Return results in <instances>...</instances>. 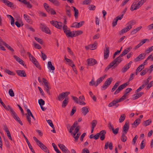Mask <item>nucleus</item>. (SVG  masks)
Masks as SVG:
<instances>
[{"label":"nucleus","instance_id":"nucleus-10","mask_svg":"<svg viewBox=\"0 0 153 153\" xmlns=\"http://www.w3.org/2000/svg\"><path fill=\"white\" fill-rule=\"evenodd\" d=\"M140 0H135L133 4H132L130 8V10L131 11L134 10H136L139 9L140 7L137 5V2Z\"/></svg>","mask_w":153,"mask_h":153},{"label":"nucleus","instance_id":"nucleus-48","mask_svg":"<svg viewBox=\"0 0 153 153\" xmlns=\"http://www.w3.org/2000/svg\"><path fill=\"white\" fill-rule=\"evenodd\" d=\"M97 122L96 120H93L91 122V128H94L96 126L97 124Z\"/></svg>","mask_w":153,"mask_h":153},{"label":"nucleus","instance_id":"nucleus-59","mask_svg":"<svg viewBox=\"0 0 153 153\" xmlns=\"http://www.w3.org/2000/svg\"><path fill=\"white\" fill-rule=\"evenodd\" d=\"M138 137V136L137 135H136L134 137L133 139L132 142L134 145H135Z\"/></svg>","mask_w":153,"mask_h":153},{"label":"nucleus","instance_id":"nucleus-5","mask_svg":"<svg viewBox=\"0 0 153 153\" xmlns=\"http://www.w3.org/2000/svg\"><path fill=\"white\" fill-rule=\"evenodd\" d=\"M10 112L11 113V115L15 120L18 122L22 126L23 125V123L21 121L20 118L18 116L17 114L14 111L13 109L11 110V111H10Z\"/></svg>","mask_w":153,"mask_h":153},{"label":"nucleus","instance_id":"nucleus-26","mask_svg":"<svg viewBox=\"0 0 153 153\" xmlns=\"http://www.w3.org/2000/svg\"><path fill=\"white\" fill-rule=\"evenodd\" d=\"M6 5L9 7H11L13 5V3L8 0H1Z\"/></svg>","mask_w":153,"mask_h":153},{"label":"nucleus","instance_id":"nucleus-4","mask_svg":"<svg viewBox=\"0 0 153 153\" xmlns=\"http://www.w3.org/2000/svg\"><path fill=\"white\" fill-rule=\"evenodd\" d=\"M112 80L113 79L111 77L107 79L103 85L102 86V90H104L106 89L110 85Z\"/></svg>","mask_w":153,"mask_h":153},{"label":"nucleus","instance_id":"nucleus-19","mask_svg":"<svg viewBox=\"0 0 153 153\" xmlns=\"http://www.w3.org/2000/svg\"><path fill=\"white\" fill-rule=\"evenodd\" d=\"M146 54L144 53H142L140 54L135 59L136 62L139 61L145 58Z\"/></svg>","mask_w":153,"mask_h":153},{"label":"nucleus","instance_id":"nucleus-57","mask_svg":"<svg viewBox=\"0 0 153 153\" xmlns=\"http://www.w3.org/2000/svg\"><path fill=\"white\" fill-rule=\"evenodd\" d=\"M119 128H117L114 129L112 131V132L115 135H116L118 133V131L119 130Z\"/></svg>","mask_w":153,"mask_h":153},{"label":"nucleus","instance_id":"nucleus-18","mask_svg":"<svg viewBox=\"0 0 153 153\" xmlns=\"http://www.w3.org/2000/svg\"><path fill=\"white\" fill-rule=\"evenodd\" d=\"M106 132L105 130H102L98 134H99V136H100V139L101 140H103L105 138V134Z\"/></svg>","mask_w":153,"mask_h":153},{"label":"nucleus","instance_id":"nucleus-38","mask_svg":"<svg viewBox=\"0 0 153 153\" xmlns=\"http://www.w3.org/2000/svg\"><path fill=\"white\" fill-rule=\"evenodd\" d=\"M120 84V82H116L115 85H114L112 89H111V91L113 92L117 88V87Z\"/></svg>","mask_w":153,"mask_h":153},{"label":"nucleus","instance_id":"nucleus-11","mask_svg":"<svg viewBox=\"0 0 153 153\" xmlns=\"http://www.w3.org/2000/svg\"><path fill=\"white\" fill-rule=\"evenodd\" d=\"M129 128V122L128 121H126L123 127L122 133L127 134Z\"/></svg>","mask_w":153,"mask_h":153},{"label":"nucleus","instance_id":"nucleus-12","mask_svg":"<svg viewBox=\"0 0 153 153\" xmlns=\"http://www.w3.org/2000/svg\"><path fill=\"white\" fill-rule=\"evenodd\" d=\"M58 146L62 151L63 153H70V151L64 145L61 143H59L58 144Z\"/></svg>","mask_w":153,"mask_h":153},{"label":"nucleus","instance_id":"nucleus-1","mask_svg":"<svg viewBox=\"0 0 153 153\" xmlns=\"http://www.w3.org/2000/svg\"><path fill=\"white\" fill-rule=\"evenodd\" d=\"M135 23L134 20H131L126 24V27L122 29L119 33V34L121 35L124 33H126L132 28V26Z\"/></svg>","mask_w":153,"mask_h":153},{"label":"nucleus","instance_id":"nucleus-62","mask_svg":"<svg viewBox=\"0 0 153 153\" xmlns=\"http://www.w3.org/2000/svg\"><path fill=\"white\" fill-rule=\"evenodd\" d=\"M117 20L116 18L114 19L112 22V26L113 27H114L117 25Z\"/></svg>","mask_w":153,"mask_h":153},{"label":"nucleus","instance_id":"nucleus-44","mask_svg":"<svg viewBox=\"0 0 153 153\" xmlns=\"http://www.w3.org/2000/svg\"><path fill=\"white\" fill-rule=\"evenodd\" d=\"M146 1V0H141L140 1L138 2L137 3V5L140 7Z\"/></svg>","mask_w":153,"mask_h":153},{"label":"nucleus","instance_id":"nucleus-43","mask_svg":"<svg viewBox=\"0 0 153 153\" xmlns=\"http://www.w3.org/2000/svg\"><path fill=\"white\" fill-rule=\"evenodd\" d=\"M73 33H74V37L78 36L82 33V31L81 30H77L73 31Z\"/></svg>","mask_w":153,"mask_h":153},{"label":"nucleus","instance_id":"nucleus-14","mask_svg":"<svg viewBox=\"0 0 153 153\" xmlns=\"http://www.w3.org/2000/svg\"><path fill=\"white\" fill-rule=\"evenodd\" d=\"M119 102H120L118 100V99L114 100L112 102L109 103L108 105V106L111 107L113 106H115V108H117L119 105V104H117Z\"/></svg>","mask_w":153,"mask_h":153},{"label":"nucleus","instance_id":"nucleus-50","mask_svg":"<svg viewBox=\"0 0 153 153\" xmlns=\"http://www.w3.org/2000/svg\"><path fill=\"white\" fill-rule=\"evenodd\" d=\"M153 50V46L147 48L146 51V53H149Z\"/></svg>","mask_w":153,"mask_h":153},{"label":"nucleus","instance_id":"nucleus-53","mask_svg":"<svg viewBox=\"0 0 153 153\" xmlns=\"http://www.w3.org/2000/svg\"><path fill=\"white\" fill-rule=\"evenodd\" d=\"M71 10L69 8H67L66 9V13L67 15L70 17H71Z\"/></svg>","mask_w":153,"mask_h":153},{"label":"nucleus","instance_id":"nucleus-33","mask_svg":"<svg viewBox=\"0 0 153 153\" xmlns=\"http://www.w3.org/2000/svg\"><path fill=\"white\" fill-rule=\"evenodd\" d=\"M8 17L10 18L11 20L10 23L13 26L14 25L15 20L14 18L10 15H7Z\"/></svg>","mask_w":153,"mask_h":153},{"label":"nucleus","instance_id":"nucleus-58","mask_svg":"<svg viewBox=\"0 0 153 153\" xmlns=\"http://www.w3.org/2000/svg\"><path fill=\"white\" fill-rule=\"evenodd\" d=\"M33 45L34 47L37 49H40L41 48V47L38 44H36L35 43H33Z\"/></svg>","mask_w":153,"mask_h":153},{"label":"nucleus","instance_id":"nucleus-21","mask_svg":"<svg viewBox=\"0 0 153 153\" xmlns=\"http://www.w3.org/2000/svg\"><path fill=\"white\" fill-rule=\"evenodd\" d=\"M105 75L102 76L98 78L96 81L95 84V86H97L99 84H100L104 79L105 77Z\"/></svg>","mask_w":153,"mask_h":153},{"label":"nucleus","instance_id":"nucleus-40","mask_svg":"<svg viewBox=\"0 0 153 153\" xmlns=\"http://www.w3.org/2000/svg\"><path fill=\"white\" fill-rule=\"evenodd\" d=\"M144 65L142 64L138 67L136 70V71H138V72H139L144 68Z\"/></svg>","mask_w":153,"mask_h":153},{"label":"nucleus","instance_id":"nucleus-8","mask_svg":"<svg viewBox=\"0 0 153 153\" xmlns=\"http://www.w3.org/2000/svg\"><path fill=\"white\" fill-rule=\"evenodd\" d=\"M86 62L87 65L88 66H93L97 63V62L96 60L92 58L88 59Z\"/></svg>","mask_w":153,"mask_h":153},{"label":"nucleus","instance_id":"nucleus-15","mask_svg":"<svg viewBox=\"0 0 153 153\" xmlns=\"http://www.w3.org/2000/svg\"><path fill=\"white\" fill-rule=\"evenodd\" d=\"M22 134L23 135V136L24 138H25L26 142H27V144L28 145V146L29 148V149H30L31 152H33V153H35L34 150L33 149L31 145L30 144V143L29 141L28 140L27 138L25 136V134H24L23 133L22 131H21V132Z\"/></svg>","mask_w":153,"mask_h":153},{"label":"nucleus","instance_id":"nucleus-51","mask_svg":"<svg viewBox=\"0 0 153 153\" xmlns=\"http://www.w3.org/2000/svg\"><path fill=\"white\" fill-rule=\"evenodd\" d=\"M63 30H64V33H66L68 30L70 29L68 28L66 25H64L63 27Z\"/></svg>","mask_w":153,"mask_h":153},{"label":"nucleus","instance_id":"nucleus-30","mask_svg":"<svg viewBox=\"0 0 153 153\" xmlns=\"http://www.w3.org/2000/svg\"><path fill=\"white\" fill-rule=\"evenodd\" d=\"M142 27L141 26H140L138 27L135 29L133 30L131 32V34L132 35H134L137 33L138 31L141 29Z\"/></svg>","mask_w":153,"mask_h":153},{"label":"nucleus","instance_id":"nucleus-32","mask_svg":"<svg viewBox=\"0 0 153 153\" xmlns=\"http://www.w3.org/2000/svg\"><path fill=\"white\" fill-rule=\"evenodd\" d=\"M126 134L122 133L121 139V141L123 142H125L127 139V137L126 135Z\"/></svg>","mask_w":153,"mask_h":153},{"label":"nucleus","instance_id":"nucleus-24","mask_svg":"<svg viewBox=\"0 0 153 153\" xmlns=\"http://www.w3.org/2000/svg\"><path fill=\"white\" fill-rule=\"evenodd\" d=\"M144 93L143 92H140L136 94H134L133 95V99L134 100H136L137 99L141 96Z\"/></svg>","mask_w":153,"mask_h":153},{"label":"nucleus","instance_id":"nucleus-25","mask_svg":"<svg viewBox=\"0 0 153 153\" xmlns=\"http://www.w3.org/2000/svg\"><path fill=\"white\" fill-rule=\"evenodd\" d=\"M13 57L19 64L24 65L23 61L21 59L16 55L14 56Z\"/></svg>","mask_w":153,"mask_h":153},{"label":"nucleus","instance_id":"nucleus-49","mask_svg":"<svg viewBox=\"0 0 153 153\" xmlns=\"http://www.w3.org/2000/svg\"><path fill=\"white\" fill-rule=\"evenodd\" d=\"M47 123L49 124V125L53 128H55L54 125L52 123V121L50 120H47Z\"/></svg>","mask_w":153,"mask_h":153},{"label":"nucleus","instance_id":"nucleus-36","mask_svg":"<svg viewBox=\"0 0 153 153\" xmlns=\"http://www.w3.org/2000/svg\"><path fill=\"white\" fill-rule=\"evenodd\" d=\"M126 116L124 114H122L119 119V122L120 123H122L125 120Z\"/></svg>","mask_w":153,"mask_h":153},{"label":"nucleus","instance_id":"nucleus-54","mask_svg":"<svg viewBox=\"0 0 153 153\" xmlns=\"http://www.w3.org/2000/svg\"><path fill=\"white\" fill-rule=\"evenodd\" d=\"M5 45L6 47L9 50L13 52L14 51V50L10 46H9L8 44H6V43L4 44Z\"/></svg>","mask_w":153,"mask_h":153},{"label":"nucleus","instance_id":"nucleus-7","mask_svg":"<svg viewBox=\"0 0 153 153\" xmlns=\"http://www.w3.org/2000/svg\"><path fill=\"white\" fill-rule=\"evenodd\" d=\"M70 94V92L68 91L62 93L58 96V100L60 101H62L64 98H66Z\"/></svg>","mask_w":153,"mask_h":153},{"label":"nucleus","instance_id":"nucleus-35","mask_svg":"<svg viewBox=\"0 0 153 153\" xmlns=\"http://www.w3.org/2000/svg\"><path fill=\"white\" fill-rule=\"evenodd\" d=\"M68 98H65L63 101L62 104V107L63 108H65L68 102Z\"/></svg>","mask_w":153,"mask_h":153},{"label":"nucleus","instance_id":"nucleus-56","mask_svg":"<svg viewBox=\"0 0 153 153\" xmlns=\"http://www.w3.org/2000/svg\"><path fill=\"white\" fill-rule=\"evenodd\" d=\"M33 63L37 68L39 69H41L40 65H39V62L37 60L35 62H34Z\"/></svg>","mask_w":153,"mask_h":153},{"label":"nucleus","instance_id":"nucleus-42","mask_svg":"<svg viewBox=\"0 0 153 153\" xmlns=\"http://www.w3.org/2000/svg\"><path fill=\"white\" fill-rule=\"evenodd\" d=\"M97 45V43L96 42H95L93 44L90 45V49L93 50L96 49Z\"/></svg>","mask_w":153,"mask_h":153},{"label":"nucleus","instance_id":"nucleus-31","mask_svg":"<svg viewBox=\"0 0 153 153\" xmlns=\"http://www.w3.org/2000/svg\"><path fill=\"white\" fill-rule=\"evenodd\" d=\"M140 118L136 120L132 124V125H134V126H133V127H136L140 124Z\"/></svg>","mask_w":153,"mask_h":153},{"label":"nucleus","instance_id":"nucleus-17","mask_svg":"<svg viewBox=\"0 0 153 153\" xmlns=\"http://www.w3.org/2000/svg\"><path fill=\"white\" fill-rule=\"evenodd\" d=\"M104 59H106L108 57L109 54V48L108 47H106L105 50L104 51Z\"/></svg>","mask_w":153,"mask_h":153},{"label":"nucleus","instance_id":"nucleus-60","mask_svg":"<svg viewBox=\"0 0 153 153\" xmlns=\"http://www.w3.org/2000/svg\"><path fill=\"white\" fill-rule=\"evenodd\" d=\"M35 39L40 44H42V40L39 38L36 37H35Z\"/></svg>","mask_w":153,"mask_h":153},{"label":"nucleus","instance_id":"nucleus-47","mask_svg":"<svg viewBox=\"0 0 153 153\" xmlns=\"http://www.w3.org/2000/svg\"><path fill=\"white\" fill-rule=\"evenodd\" d=\"M129 68L128 66L127 65H126L122 68V71L123 73H124Z\"/></svg>","mask_w":153,"mask_h":153},{"label":"nucleus","instance_id":"nucleus-64","mask_svg":"<svg viewBox=\"0 0 153 153\" xmlns=\"http://www.w3.org/2000/svg\"><path fill=\"white\" fill-rule=\"evenodd\" d=\"M153 86V81H151L148 84L147 86V88L149 89L152 86Z\"/></svg>","mask_w":153,"mask_h":153},{"label":"nucleus","instance_id":"nucleus-16","mask_svg":"<svg viewBox=\"0 0 153 153\" xmlns=\"http://www.w3.org/2000/svg\"><path fill=\"white\" fill-rule=\"evenodd\" d=\"M17 74L20 77H25L26 76L25 71L24 70H18L16 71Z\"/></svg>","mask_w":153,"mask_h":153},{"label":"nucleus","instance_id":"nucleus-46","mask_svg":"<svg viewBox=\"0 0 153 153\" xmlns=\"http://www.w3.org/2000/svg\"><path fill=\"white\" fill-rule=\"evenodd\" d=\"M4 72L10 75H15V74L13 72L7 69H5Z\"/></svg>","mask_w":153,"mask_h":153},{"label":"nucleus","instance_id":"nucleus-63","mask_svg":"<svg viewBox=\"0 0 153 153\" xmlns=\"http://www.w3.org/2000/svg\"><path fill=\"white\" fill-rule=\"evenodd\" d=\"M81 153H90V152L88 149L85 148L82 150Z\"/></svg>","mask_w":153,"mask_h":153},{"label":"nucleus","instance_id":"nucleus-3","mask_svg":"<svg viewBox=\"0 0 153 153\" xmlns=\"http://www.w3.org/2000/svg\"><path fill=\"white\" fill-rule=\"evenodd\" d=\"M33 139L36 142L37 144L45 152L49 153V151L47 147L41 142L39 141L35 137H33Z\"/></svg>","mask_w":153,"mask_h":153},{"label":"nucleus","instance_id":"nucleus-9","mask_svg":"<svg viewBox=\"0 0 153 153\" xmlns=\"http://www.w3.org/2000/svg\"><path fill=\"white\" fill-rule=\"evenodd\" d=\"M128 85V84L127 82L120 85L115 91L114 93V94L116 95L119 93L120 91L125 88Z\"/></svg>","mask_w":153,"mask_h":153},{"label":"nucleus","instance_id":"nucleus-23","mask_svg":"<svg viewBox=\"0 0 153 153\" xmlns=\"http://www.w3.org/2000/svg\"><path fill=\"white\" fill-rule=\"evenodd\" d=\"M82 113L84 116H85L89 112L87 106L83 107L82 109Z\"/></svg>","mask_w":153,"mask_h":153},{"label":"nucleus","instance_id":"nucleus-34","mask_svg":"<svg viewBox=\"0 0 153 153\" xmlns=\"http://www.w3.org/2000/svg\"><path fill=\"white\" fill-rule=\"evenodd\" d=\"M72 7L74 9V16L76 19H77L78 17V15L79 14V12L78 10L76 9L75 7L72 6Z\"/></svg>","mask_w":153,"mask_h":153},{"label":"nucleus","instance_id":"nucleus-28","mask_svg":"<svg viewBox=\"0 0 153 153\" xmlns=\"http://www.w3.org/2000/svg\"><path fill=\"white\" fill-rule=\"evenodd\" d=\"M23 16L27 22L30 23L31 22V20L30 18V17H29L28 15L26 14H24Z\"/></svg>","mask_w":153,"mask_h":153},{"label":"nucleus","instance_id":"nucleus-6","mask_svg":"<svg viewBox=\"0 0 153 153\" xmlns=\"http://www.w3.org/2000/svg\"><path fill=\"white\" fill-rule=\"evenodd\" d=\"M50 22L51 25L57 28L61 29L62 28V24L61 22L53 20L51 21Z\"/></svg>","mask_w":153,"mask_h":153},{"label":"nucleus","instance_id":"nucleus-61","mask_svg":"<svg viewBox=\"0 0 153 153\" xmlns=\"http://www.w3.org/2000/svg\"><path fill=\"white\" fill-rule=\"evenodd\" d=\"M127 96V95H126L125 94L120 99L118 100L120 102L122 101H123L126 98V97Z\"/></svg>","mask_w":153,"mask_h":153},{"label":"nucleus","instance_id":"nucleus-55","mask_svg":"<svg viewBox=\"0 0 153 153\" xmlns=\"http://www.w3.org/2000/svg\"><path fill=\"white\" fill-rule=\"evenodd\" d=\"M38 102L40 106H43L45 104V101L42 99L39 100Z\"/></svg>","mask_w":153,"mask_h":153},{"label":"nucleus","instance_id":"nucleus-45","mask_svg":"<svg viewBox=\"0 0 153 153\" xmlns=\"http://www.w3.org/2000/svg\"><path fill=\"white\" fill-rule=\"evenodd\" d=\"M42 81L44 84V87L50 85L48 81L45 79L43 78L42 79Z\"/></svg>","mask_w":153,"mask_h":153},{"label":"nucleus","instance_id":"nucleus-39","mask_svg":"<svg viewBox=\"0 0 153 153\" xmlns=\"http://www.w3.org/2000/svg\"><path fill=\"white\" fill-rule=\"evenodd\" d=\"M50 2L56 6H59L60 4L59 2L57 0H48Z\"/></svg>","mask_w":153,"mask_h":153},{"label":"nucleus","instance_id":"nucleus-52","mask_svg":"<svg viewBox=\"0 0 153 153\" xmlns=\"http://www.w3.org/2000/svg\"><path fill=\"white\" fill-rule=\"evenodd\" d=\"M9 94V95L12 97H13L15 96L14 93L13 92V90L12 89H10L9 90V92H8Z\"/></svg>","mask_w":153,"mask_h":153},{"label":"nucleus","instance_id":"nucleus-2","mask_svg":"<svg viewBox=\"0 0 153 153\" xmlns=\"http://www.w3.org/2000/svg\"><path fill=\"white\" fill-rule=\"evenodd\" d=\"M122 56H121V55L120 54L118 57L114 59V60L107 67V69H109L115 65L116 66L117 65L122 61L123 59L121 58Z\"/></svg>","mask_w":153,"mask_h":153},{"label":"nucleus","instance_id":"nucleus-37","mask_svg":"<svg viewBox=\"0 0 153 153\" xmlns=\"http://www.w3.org/2000/svg\"><path fill=\"white\" fill-rule=\"evenodd\" d=\"M51 89V87L50 85L44 87L45 91H46L49 95H51V93L49 91Z\"/></svg>","mask_w":153,"mask_h":153},{"label":"nucleus","instance_id":"nucleus-27","mask_svg":"<svg viewBox=\"0 0 153 153\" xmlns=\"http://www.w3.org/2000/svg\"><path fill=\"white\" fill-rule=\"evenodd\" d=\"M1 105L3 106L4 108L7 110L11 111V110L13 109L12 108L10 107L9 105L6 106L4 103V102L1 101L0 102Z\"/></svg>","mask_w":153,"mask_h":153},{"label":"nucleus","instance_id":"nucleus-41","mask_svg":"<svg viewBox=\"0 0 153 153\" xmlns=\"http://www.w3.org/2000/svg\"><path fill=\"white\" fill-rule=\"evenodd\" d=\"M152 122V120L151 119H149L145 121L144 122V125L146 126L149 125Z\"/></svg>","mask_w":153,"mask_h":153},{"label":"nucleus","instance_id":"nucleus-20","mask_svg":"<svg viewBox=\"0 0 153 153\" xmlns=\"http://www.w3.org/2000/svg\"><path fill=\"white\" fill-rule=\"evenodd\" d=\"M132 49V48L130 46L128 48H127L126 49H125L124 51H123L122 52V53L120 54L121 56H123L127 54Z\"/></svg>","mask_w":153,"mask_h":153},{"label":"nucleus","instance_id":"nucleus-13","mask_svg":"<svg viewBox=\"0 0 153 153\" xmlns=\"http://www.w3.org/2000/svg\"><path fill=\"white\" fill-rule=\"evenodd\" d=\"M41 30L45 33L49 34H51V32L49 28L45 25L41 24L40 26Z\"/></svg>","mask_w":153,"mask_h":153},{"label":"nucleus","instance_id":"nucleus-22","mask_svg":"<svg viewBox=\"0 0 153 153\" xmlns=\"http://www.w3.org/2000/svg\"><path fill=\"white\" fill-rule=\"evenodd\" d=\"M65 34L68 37H74L75 34L73 33V31H71L70 30L65 33Z\"/></svg>","mask_w":153,"mask_h":153},{"label":"nucleus","instance_id":"nucleus-29","mask_svg":"<svg viewBox=\"0 0 153 153\" xmlns=\"http://www.w3.org/2000/svg\"><path fill=\"white\" fill-rule=\"evenodd\" d=\"M48 67L49 69L54 71L55 70V68L52 65V63L51 61H48Z\"/></svg>","mask_w":153,"mask_h":153}]
</instances>
